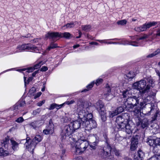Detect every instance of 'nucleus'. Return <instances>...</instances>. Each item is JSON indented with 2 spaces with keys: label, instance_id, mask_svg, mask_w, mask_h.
<instances>
[{
  "label": "nucleus",
  "instance_id": "nucleus-1",
  "mask_svg": "<svg viewBox=\"0 0 160 160\" xmlns=\"http://www.w3.org/2000/svg\"><path fill=\"white\" fill-rule=\"evenodd\" d=\"M88 142L85 140L80 139L73 143L72 150L76 154L82 153L89 145Z\"/></svg>",
  "mask_w": 160,
  "mask_h": 160
},
{
  "label": "nucleus",
  "instance_id": "nucleus-2",
  "mask_svg": "<svg viewBox=\"0 0 160 160\" xmlns=\"http://www.w3.org/2000/svg\"><path fill=\"white\" fill-rule=\"evenodd\" d=\"M146 106L150 108V110L146 114L148 115H149L151 113H155L154 116L152 117V120L151 121V122H152L156 119L158 116V114L159 113V112L157 109V104L155 103H153L146 104V102L143 101L141 102L140 105H138L137 106L141 108H143Z\"/></svg>",
  "mask_w": 160,
  "mask_h": 160
},
{
  "label": "nucleus",
  "instance_id": "nucleus-3",
  "mask_svg": "<svg viewBox=\"0 0 160 160\" xmlns=\"http://www.w3.org/2000/svg\"><path fill=\"white\" fill-rule=\"evenodd\" d=\"M74 129L69 124L68 125L65 126L62 130L61 133L62 139L66 138V137L70 136L69 140L71 143H73L76 141V139L74 138L71 136L74 132Z\"/></svg>",
  "mask_w": 160,
  "mask_h": 160
},
{
  "label": "nucleus",
  "instance_id": "nucleus-4",
  "mask_svg": "<svg viewBox=\"0 0 160 160\" xmlns=\"http://www.w3.org/2000/svg\"><path fill=\"white\" fill-rule=\"evenodd\" d=\"M91 108L87 102H82L81 105H79L77 109V112L78 116V119H80L82 122L85 120V118L88 110Z\"/></svg>",
  "mask_w": 160,
  "mask_h": 160
},
{
  "label": "nucleus",
  "instance_id": "nucleus-5",
  "mask_svg": "<svg viewBox=\"0 0 160 160\" xmlns=\"http://www.w3.org/2000/svg\"><path fill=\"white\" fill-rule=\"evenodd\" d=\"M146 84V81L144 80H142L133 83L132 88V89L138 90L139 92H142L144 93L148 92L150 89L148 85H147L145 88Z\"/></svg>",
  "mask_w": 160,
  "mask_h": 160
},
{
  "label": "nucleus",
  "instance_id": "nucleus-6",
  "mask_svg": "<svg viewBox=\"0 0 160 160\" xmlns=\"http://www.w3.org/2000/svg\"><path fill=\"white\" fill-rule=\"evenodd\" d=\"M148 139L147 143L153 148V152L154 153L158 152V149L160 148V138L150 137Z\"/></svg>",
  "mask_w": 160,
  "mask_h": 160
},
{
  "label": "nucleus",
  "instance_id": "nucleus-7",
  "mask_svg": "<svg viewBox=\"0 0 160 160\" xmlns=\"http://www.w3.org/2000/svg\"><path fill=\"white\" fill-rule=\"evenodd\" d=\"M82 127L85 128L86 130L89 131L97 127V123L95 121L93 120L84 121L82 124Z\"/></svg>",
  "mask_w": 160,
  "mask_h": 160
},
{
  "label": "nucleus",
  "instance_id": "nucleus-8",
  "mask_svg": "<svg viewBox=\"0 0 160 160\" xmlns=\"http://www.w3.org/2000/svg\"><path fill=\"white\" fill-rule=\"evenodd\" d=\"M22 141L25 142L24 145L26 146V149L32 154H33L34 150L36 145V142H34L33 141L30 140L29 138H27L26 139H23Z\"/></svg>",
  "mask_w": 160,
  "mask_h": 160
},
{
  "label": "nucleus",
  "instance_id": "nucleus-9",
  "mask_svg": "<svg viewBox=\"0 0 160 160\" xmlns=\"http://www.w3.org/2000/svg\"><path fill=\"white\" fill-rule=\"evenodd\" d=\"M111 146L107 143V146L105 147L103 149L102 153L101 154L102 156L104 158H106L107 159L113 160L114 157L113 156L111 155Z\"/></svg>",
  "mask_w": 160,
  "mask_h": 160
},
{
  "label": "nucleus",
  "instance_id": "nucleus-10",
  "mask_svg": "<svg viewBox=\"0 0 160 160\" xmlns=\"http://www.w3.org/2000/svg\"><path fill=\"white\" fill-rule=\"evenodd\" d=\"M128 122L127 119H125L122 116H118L116 120V122L118 124L117 128L119 130H122L125 125Z\"/></svg>",
  "mask_w": 160,
  "mask_h": 160
},
{
  "label": "nucleus",
  "instance_id": "nucleus-11",
  "mask_svg": "<svg viewBox=\"0 0 160 160\" xmlns=\"http://www.w3.org/2000/svg\"><path fill=\"white\" fill-rule=\"evenodd\" d=\"M110 40L119 41L120 45H126L129 44L134 46H138L141 45V44L139 42H138L136 41L130 42L125 39L115 38L108 39V40Z\"/></svg>",
  "mask_w": 160,
  "mask_h": 160
},
{
  "label": "nucleus",
  "instance_id": "nucleus-12",
  "mask_svg": "<svg viewBox=\"0 0 160 160\" xmlns=\"http://www.w3.org/2000/svg\"><path fill=\"white\" fill-rule=\"evenodd\" d=\"M31 48V44L29 43L19 45L17 46L16 49L14 51L11 52L10 54H13L15 53H18L26 50H29Z\"/></svg>",
  "mask_w": 160,
  "mask_h": 160
},
{
  "label": "nucleus",
  "instance_id": "nucleus-13",
  "mask_svg": "<svg viewBox=\"0 0 160 160\" xmlns=\"http://www.w3.org/2000/svg\"><path fill=\"white\" fill-rule=\"evenodd\" d=\"M43 64V62H40L39 63L35 65L34 67H31L27 69L23 68L22 69H18L17 71L20 72L22 71H25L27 70L26 72L29 73L32 72L35 69H37L39 68L41 65H42Z\"/></svg>",
  "mask_w": 160,
  "mask_h": 160
},
{
  "label": "nucleus",
  "instance_id": "nucleus-14",
  "mask_svg": "<svg viewBox=\"0 0 160 160\" xmlns=\"http://www.w3.org/2000/svg\"><path fill=\"white\" fill-rule=\"evenodd\" d=\"M54 132V125L51 119L49 120V125L47 126L45 129L43 130V133L46 135L52 134Z\"/></svg>",
  "mask_w": 160,
  "mask_h": 160
},
{
  "label": "nucleus",
  "instance_id": "nucleus-15",
  "mask_svg": "<svg viewBox=\"0 0 160 160\" xmlns=\"http://www.w3.org/2000/svg\"><path fill=\"white\" fill-rule=\"evenodd\" d=\"M130 149L131 151H134L138 147V136H133L131 140Z\"/></svg>",
  "mask_w": 160,
  "mask_h": 160
},
{
  "label": "nucleus",
  "instance_id": "nucleus-16",
  "mask_svg": "<svg viewBox=\"0 0 160 160\" xmlns=\"http://www.w3.org/2000/svg\"><path fill=\"white\" fill-rule=\"evenodd\" d=\"M74 102V101H66L65 102L62 104L58 105L56 103H53L51 104L49 108L50 110H52L54 108H56L57 109H58L61 108L65 104L70 105L72 104Z\"/></svg>",
  "mask_w": 160,
  "mask_h": 160
},
{
  "label": "nucleus",
  "instance_id": "nucleus-17",
  "mask_svg": "<svg viewBox=\"0 0 160 160\" xmlns=\"http://www.w3.org/2000/svg\"><path fill=\"white\" fill-rule=\"evenodd\" d=\"M60 32H48L45 35L46 38H49L54 41L55 39L58 38H60Z\"/></svg>",
  "mask_w": 160,
  "mask_h": 160
},
{
  "label": "nucleus",
  "instance_id": "nucleus-18",
  "mask_svg": "<svg viewBox=\"0 0 160 160\" xmlns=\"http://www.w3.org/2000/svg\"><path fill=\"white\" fill-rule=\"evenodd\" d=\"M95 107L99 111L100 114H103L105 113L104 106L101 101H99L95 105Z\"/></svg>",
  "mask_w": 160,
  "mask_h": 160
},
{
  "label": "nucleus",
  "instance_id": "nucleus-19",
  "mask_svg": "<svg viewBox=\"0 0 160 160\" xmlns=\"http://www.w3.org/2000/svg\"><path fill=\"white\" fill-rule=\"evenodd\" d=\"M82 122L80 119H78L77 120H76L73 122H71L69 124L71 127L74 129V131L78 129L81 126H82Z\"/></svg>",
  "mask_w": 160,
  "mask_h": 160
},
{
  "label": "nucleus",
  "instance_id": "nucleus-20",
  "mask_svg": "<svg viewBox=\"0 0 160 160\" xmlns=\"http://www.w3.org/2000/svg\"><path fill=\"white\" fill-rule=\"evenodd\" d=\"M144 156V152L141 150H139L134 154L133 160H142Z\"/></svg>",
  "mask_w": 160,
  "mask_h": 160
},
{
  "label": "nucleus",
  "instance_id": "nucleus-21",
  "mask_svg": "<svg viewBox=\"0 0 160 160\" xmlns=\"http://www.w3.org/2000/svg\"><path fill=\"white\" fill-rule=\"evenodd\" d=\"M158 23V22H152L146 23L142 26V31H146L147 29L149 28L152 26H155Z\"/></svg>",
  "mask_w": 160,
  "mask_h": 160
},
{
  "label": "nucleus",
  "instance_id": "nucleus-22",
  "mask_svg": "<svg viewBox=\"0 0 160 160\" xmlns=\"http://www.w3.org/2000/svg\"><path fill=\"white\" fill-rule=\"evenodd\" d=\"M25 104V101H19L16 105L11 108L10 110L14 112V111H16L19 108L24 106Z\"/></svg>",
  "mask_w": 160,
  "mask_h": 160
},
{
  "label": "nucleus",
  "instance_id": "nucleus-23",
  "mask_svg": "<svg viewBox=\"0 0 160 160\" xmlns=\"http://www.w3.org/2000/svg\"><path fill=\"white\" fill-rule=\"evenodd\" d=\"M134 127V125H133V126H130L128 123V122L127 123V124L125 125V127H124V128L122 129V130H122L124 131H125L127 133L129 134L132 132Z\"/></svg>",
  "mask_w": 160,
  "mask_h": 160
},
{
  "label": "nucleus",
  "instance_id": "nucleus-24",
  "mask_svg": "<svg viewBox=\"0 0 160 160\" xmlns=\"http://www.w3.org/2000/svg\"><path fill=\"white\" fill-rule=\"evenodd\" d=\"M111 92V88L108 84L106 85L104 89V94L103 95L105 99H106L110 95Z\"/></svg>",
  "mask_w": 160,
  "mask_h": 160
},
{
  "label": "nucleus",
  "instance_id": "nucleus-25",
  "mask_svg": "<svg viewBox=\"0 0 160 160\" xmlns=\"http://www.w3.org/2000/svg\"><path fill=\"white\" fill-rule=\"evenodd\" d=\"M42 121H36L31 124V126L33 129H36L37 128L39 127L42 123Z\"/></svg>",
  "mask_w": 160,
  "mask_h": 160
},
{
  "label": "nucleus",
  "instance_id": "nucleus-26",
  "mask_svg": "<svg viewBox=\"0 0 160 160\" xmlns=\"http://www.w3.org/2000/svg\"><path fill=\"white\" fill-rule=\"evenodd\" d=\"M140 123L142 128H147L148 125V121L146 118H144L141 121L140 120Z\"/></svg>",
  "mask_w": 160,
  "mask_h": 160
},
{
  "label": "nucleus",
  "instance_id": "nucleus-27",
  "mask_svg": "<svg viewBox=\"0 0 160 160\" xmlns=\"http://www.w3.org/2000/svg\"><path fill=\"white\" fill-rule=\"evenodd\" d=\"M10 142L12 145V149L14 151L17 150L18 148V144L12 138H11L10 139Z\"/></svg>",
  "mask_w": 160,
  "mask_h": 160
},
{
  "label": "nucleus",
  "instance_id": "nucleus-28",
  "mask_svg": "<svg viewBox=\"0 0 160 160\" xmlns=\"http://www.w3.org/2000/svg\"><path fill=\"white\" fill-rule=\"evenodd\" d=\"M31 48L29 50H31L32 52L36 53H40L42 50V49L41 48H38V47L35 46L31 44Z\"/></svg>",
  "mask_w": 160,
  "mask_h": 160
},
{
  "label": "nucleus",
  "instance_id": "nucleus-29",
  "mask_svg": "<svg viewBox=\"0 0 160 160\" xmlns=\"http://www.w3.org/2000/svg\"><path fill=\"white\" fill-rule=\"evenodd\" d=\"M136 108L134 111V114L138 118V119H139L138 118H139V116L141 115V112L140 109L141 108L140 107H136Z\"/></svg>",
  "mask_w": 160,
  "mask_h": 160
},
{
  "label": "nucleus",
  "instance_id": "nucleus-30",
  "mask_svg": "<svg viewBox=\"0 0 160 160\" xmlns=\"http://www.w3.org/2000/svg\"><path fill=\"white\" fill-rule=\"evenodd\" d=\"M60 38H63L67 39H69L71 35L68 32H60Z\"/></svg>",
  "mask_w": 160,
  "mask_h": 160
},
{
  "label": "nucleus",
  "instance_id": "nucleus-31",
  "mask_svg": "<svg viewBox=\"0 0 160 160\" xmlns=\"http://www.w3.org/2000/svg\"><path fill=\"white\" fill-rule=\"evenodd\" d=\"M42 140L41 137L39 135H36L34 138L32 140L34 142H36V144L39 142H40Z\"/></svg>",
  "mask_w": 160,
  "mask_h": 160
},
{
  "label": "nucleus",
  "instance_id": "nucleus-32",
  "mask_svg": "<svg viewBox=\"0 0 160 160\" xmlns=\"http://www.w3.org/2000/svg\"><path fill=\"white\" fill-rule=\"evenodd\" d=\"M95 83V82L94 81H93L91 82L90 84H88V86H87V89H84L82 91V92H84L88 91L89 89H90L91 88H92L93 85Z\"/></svg>",
  "mask_w": 160,
  "mask_h": 160
},
{
  "label": "nucleus",
  "instance_id": "nucleus-33",
  "mask_svg": "<svg viewBox=\"0 0 160 160\" xmlns=\"http://www.w3.org/2000/svg\"><path fill=\"white\" fill-rule=\"evenodd\" d=\"M85 118H86L85 121L86 120H89L90 119L93 120L92 119V114L90 112L89 113L88 111L87 112L86 116Z\"/></svg>",
  "mask_w": 160,
  "mask_h": 160
},
{
  "label": "nucleus",
  "instance_id": "nucleus-34",
  "mask_svg": "<svg viewBox=\"0 0 160 160\" xmlns=\"http://www.w3.org/2000/svg\"><path fill=\"white\" fill-rule=\"evenodd\" d=\"M155 81L152 78H148L147 79V85H149V87L150 88L151 87H152L153 85H154Z\"/></svg>",
  "mask_w": 160,
  "mask_h": 160
},
{
  "label": "nucleus",
  "instance_id": "nucleus-35",
  "mask_svg": "<svg viewBox=\"0 0 160 160\" xmlns=\"http://www.w3.org/2000/svg\"><path fill=\"white\" fill-rule=\"evenodd\" d=\"M82 28L83 30L86 32L89 31L91 29V26L90 25H82Z\"/></svg>",
  "mask_w": 160,
  "mask_h": 160
},
{
  "label": "nucleus",
  "instance_id": "nucleus-36",
  "mask_svg": "<svg viewBox=\"0 0 160 160\" xmlns=\"http://www.w3.org/2000/svg\"><path fill=\"white\" fill-rule=\"evenodd\" d=\"M57 47V45L56 43L52 42L50 43L49 46L48 48V50H50L51 49L56 48Z\"/></svg>",
  "mask_w": 160,
  "mask_h": 160
},
{
  "label": "nucleus",
  "instance_id": "nucleus-37",
  "mask_svg": "<svg viewBox=\"0 0 160 160\" xmlns=\"http://www.w3.org/2000/svg\"><path fill=\"white\" fill-rule=\"evenodd\" d=\"M139 101H136V102L134 104H133L132 103H128L127 104L126 106L128 108H133L135 106H138V104Z\"/></svg>",
  "mask_w": 160,
  "mask_h": 160
},
{
  "label": "nucleus",
  "instance_id": "nucleus-38",
  "mask_svg": "<svg viewBox=\"0 0 160 160\" xmlns=\"http://www.w3.org/2000/svg\"><path fill=\"white\" fill-rule=\"evenodd\" d=\"M127 21L125 19H123L118 21L117 23L118 25H124L127 23Z\"/></svg>",
  "mask_w": 160,
  "mask_h": 160
},
{
  "label": "nucleus",
  "instance_id": "nucleus-39",
  "mask_svg": "<svg viewBox=\"0 0 160 160\" xmlns=\"http://www.w3.org/2000/svg\"><path fill=\"white\" fill-rule=\"evenodd\" d=\"M75 26V24L73 22H70L66 24L65 25L63 26V27H66V28H68L73 27Z\"/></svg>",
  "mask_w": 160,
  "mask_h": 160
},
{
  "label": "nucleus",
  "instance_id": "nucleus-40",
  "mask_svg": "<svg viewBox=\"0 0 160 160\" xmlns=\"http://www.w3.org/2000/svg\"><path fill=\"white\" fill-rule=\"evenodd\" d=\"M132 72H130L127 76V77L128 78V79H132L134 77V76Z\"/></svg>",
  "mask_w": 160,
  "mask_h": 160
},
{
  "label": "nucleus",
  "instance_id": "nucleus-41",
  "mask_svg": "<svg viewBox=\"0 0 160 160\" xmlns=\"http://www.w3.org/2000/svg\"><path fill=\"white\" fill-rule=\"evenodd\" d=\"M118 114V113L115 110L114 111H112L110 112L109 113L110 117L111 118L114 117V116Z\"/></svg>",
  "mask_w": 160,
  "mask_h": 160
},
{
  "label": "nucleus",
  "instance_id": "nucleus-42",
  "mask_svg": "<svg viewBox=\"0 0 160 160\" xmlns=\"http://www.w3.org/2000/svg\"><path fill=\"white\" fill-rule=\"evenodd\" d=\"M123 108L122 107H119L118 108L115 110L118 113V114L122 112L123 111Z\"/></svg>",
  "mask_w": 160,
  "mask_h": 160
},
{
  "label": "nucleus",
  "instance_id": "nucleus-43",
  "mask_svg": "<svg viewBox=\"0 0 160 160\" xmlns=\"http://www.w3.org/2000/svg\"><path fill=\"white\" fill-rule=\"evenodd\" d=\"M41 111V109L40 108H38L33 111L32 114L34 115H36L38 114H39Z\"/></svg>",
  "mask_w": 160,
  "mask_h": 160
},
{
  "label": "nucleus",
  "instance_id": "nucleus-44",
  "mask_svg": "<svg viewBox=\"0 0 160 160\" xmlns=\"http://www.w3.org/2000/svg\"><path fill=\"white\" fill-rule=\"evenodd\" d=\"M0 154L3 155H7V153L6 150H4V149L2 148H0Z\"/></svg>",
  "mask_w": 160,
  "mask_h": 160
},
{
  "label": "nucleus",
  "instance_id": "nucleus-45",
  "mask_svg": "<svg viewBox=\"0 0 160 160\" xmlns=\"http://www.w3.org/2000/svg\"><path fill=\"white\" fill-rule=\"evenodd\" d=\"M103 82V80L102 79L100 78L97 79L95 82V84L97 86H98L101 84Z\"/></svg>",
  "mask_w": 160,
  "mask_h": 160
},
{
  "label": "nucleus",
  "instance_id": "nucleus-46",
  "mask_svg": "<svg viewBox=\"0 0 160 160\" xmlns=\"http://www.w3.org/2000/svg\"><path fill=\"white\" fill-rule=\"evenodd\" d=\"M148 160H160V156H153Z\"/></svg>",
  "mask_w": 160,
  "mask_h": 160
},
{
  "label": "nucleus",
  "instance_id": "nucleus-47",
  "mask_svg": "<svg viewBox=\"0 0 160 160\" xmlns=\"http://www.w3.org/2000/svg\"><path fill=\"white\" fill-rule=\"evenodd\" d=\"M142 26H141L140 27H136L134 29H135V30L137 32H143V31L142 30Z\"/></svg>",
  "mask_w": 160,
  "mask_h": 160
},
{
  "label": "nucleus",
  "instance_id": "nucleus-48",
  "mask_svg": "<svg viewBox=\"0 0 160 160\" xmlns=\"http://www.w3.org/2000/svg\"><path fill=\"white\" fill-rule=\"evenodd\" d=\"M36 91V88L35 87H32L29 91V93L30 94H32L34 93Z\"/></svg>",
  "mask_w": 160,
  "mask_h": 160
},
{
  "label": "nucleus",
  "instance_id": "nucleus-49",
  "mask_svg": "<svg viewBox=\"0 0 160 160\" xmlns=\"http://www.w3.org/2000/svg\"><path fill=\"white\" fill-rule=\"evenodd\" d=\"M24 121L22 117H20L16 120L15 121L18 123L22 122Z\"/></svg>",
  "mask_w": 160,
  "mask_h": 160
},
{
  "label": "nucleus",
  "instance_id": "nucleus-50",
  "mask_svg": "<svg viewBox=\"0 0 160 160\" xmlns=\"http://www.w3.org/2000/svg\"><path fill=\"white\" fill-rule=\"evenodd\" d=\"M148 35H146V34H144L143 35V36L138 38L137 39V41H138L139 40H142V39H145L146 38H148Z\"/></svg>",
  "mask_w": 160,
  "mask_h": 160
},
{
  "label": "nucleus",
  "instance_id": "nucleus-51",
  "mask_svg": "<svg viewBox=\"0 0 160 160\" xmlns=\"http://www.w3.org/2000/svg\"><path fill=\"white\" fill-rule=\"evenodd\" d=\"M106 113L105 111V113L103 114H100L101 116V118L102 120L103 121H105L106 119V117L105 114Z\"/></svg>",
  "mask_w": 160,
  "mask_h": 160
},
{
  "label": "nucleus",
  "instance_id": "nucleus-52",
  "mask_svg": "<svg viewBox=\"0 0 160 160\" xmlns=\"http://www.w3.org/2000/svg\"><path fill=\"white\" fill-rule=\"evenodd\" d=\"M130 89H132V88L131 89L130 88H128V89L127 90H126L125 91H124L123 92V96L124 97L126 98L127 97L126 96V95H127V93H128V92Z\"/></svg>",
  "mask_w": 160,
  "mask_h": 160
},
{
  "label": "nucleus",
  "instance_id": "nucleus-53",
  "mask_svg": "<svg viewBox=\"0 0 160 160\" xmlns=\"http://www.w3.org/2000/svg\"><path fill=\"white\" fill-rule=\"evenodd\" d=\"M9 141L8 138L5 139V141H3V143L2 144V145H4L5 147L7 146H8L7 143Z\"/></svg>",
  "mask_w": 160,
  "mask_h": 160
},
{
  "label": "nucleus",
  "instance_id": "nucleus-54",
  "mask_svg": "<svg viewBox=\"0 0 160 160\" xmlns=\"http://www.w3.org/2000/svg\"><path fill=\"white\" fill-rule=\"evenodd\" d=\"M42 93L41 92H38L36 95L34 96V99H36L37 98L41 96Z\"/></svg>",
  "mask_w": 160,
  "mask_h": 160
},
{
  "label": "nucleus",
  "instance_id": "nucleus-55",
  "mask_svg": "<svg viewBox=\"0 0 160 160\" xmlns=\"http://www.w3.org/2000/svg\"><path fill=\"white\" fill-rule=\"evenodd\" d=\"M96 40L101 43H104L105 44H109V43H108L109 42H106V40Z\"/></svg>",
  "mask_w": 160,
  "mask_h": 160
},
{
  "label": "nucleus",
  "instance_id": "nucleus-56",
  "mask_svg": "<svg viewBox=\"0 0 160 160\" xmlns=\"http://www.w3.org/2000/svg\"><path fill=\"white\" fill-rule=\"evenodd\" d=\"M48 70V68L45 66H43L41 69V71H45Z\"/></svg>",
  "mask_w": 160,
  "mask_h": 160
},
{
  "label": "nucleus",
  "instance_id": "nucleus-57",
  "mask_svg": "<svg viewBox=\"0 0 160 160\" xmlns=\"http://www.w3.org/2000/svg\"><path fill=\"white\" fill-rule=\"evenodd\" d=\"M45 101H42L40 102H39L38 103H37V105L39 106H41L43 104L44 102Z\"/></svg>",
  "mask_w": 160,
  "mask_h": 160
},
{
  "label": "nucleus",
  "instance_id": "nucleus-58",
  "mask_svg": "<svg viewBox=\"0 0 160 160\" xmlns=\"http://www.w3.org/2000/svg\"><path fill=\"white\" fill-rule=\"evenodd\" d=\"M155 93H152V94L151 96L150 97H151V99H152L153 100L155 99Z\"/></svg>",
  "mask_w": 160,
  "mask_h": 160
},
{
  "label": "nucleus",
  "instance_id": "nucleus-59",
  "mask_svg": "<svg viewBox=\"0 0 160 160\" xmlns=\"http://www.w3.org/2000/svg\"><path fill=\"white\" fill-rule=\"evenodd\" d=\"M155 55H156V54H154L152 53L148 55L147 57V58H152Z\"/></svg>",
  "mask_w": 160,
  "mask_h": 160
},
{
  "label": "nucleus",
  "instance_id": "nucleus-60",
  "mask_svg": "<svg viewBox=\"0 0 160 160\" xmlns=\"http://www.w3.org/2000/svg\"><path fill=\"white\" fill-rule=\"evenodd\" d=\"M75 160H83L82 157L81 156L75 158Z\"/></svg>",
  "mask_w": 160,
  "mask_h": 160
},
{
  "label": "nucleus",
  "instance_id": "nucleus-61",
  "mask_svg": "<svg viewBox=\"0 0 160 160\" xmlns=\"http://www.w3.org/2000/svg\"><path fill=\"white\" fill-rule=\"evenodd\" d=\"M160 52V49H158L155 52H153V53L154 54H156V55H157Z\"/></svg>",
  "mask_w": 160,
  "mask_h": 160
},
{
  "label": "nucleus",
  "instance_id": "nucleus-62",
  "mask_svg": "<svg viewBox=\"0 0 160 160\" xmlns=\"http://www.w3.org/2000/svg\"><path fill=\"white\" fill-rule=\"evenodd\" d=\"M33 78L32 77H29L27 80V83H29V82L32 80Z\"/></svg>",
  "mask_w": 160,
  "mask_h": 160
},
{
  "label": "nucleus",
  "instance_id": "nucleus-63",
  "mask_svg": "<svg viewBox=\"0 0 160 160\" xmlns=\"http://www.w3.org/2000/svg\"><path fill=\"white\" fill-rule=\"evenodd\" d=\"M38 70H37V71H35L32 74V76L35 77V75L36 74L38 73Z\"/></svg>",
  "mask_w": 160,
  "mask_h": 160
},
{
  "label": "nucleus",
  "instance_id": "nucleus-64",
  "mask_svg": "<svg viewBox=\"0 0 160 160\" xmlns=\"http://www.w3.org/2000/svg\"><path fill=\"white\" fill-rule=\"evenodd\" d=\"M156 35L157 36H160V28L157 30Z\"/></svg>",
  "mask_w": 160,
  "mask_h": 160
}]
</instances>
